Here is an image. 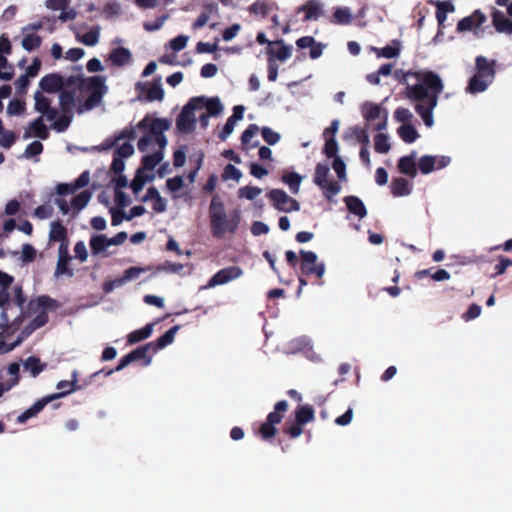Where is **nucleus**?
I'll use <instances>...</instances> for the list:
<instances>
[{
  "mask_svg": "<svg viewBox=\"0 0 512 512\" xmlns=\"http://www.w3.org/2000/svg\"><path fill=\"white\" fill-rule=\"evenodd\" d=\"M148 116H146L144 119H142L138 123V128L140 129H146L149 127L150 132L155 135L164 134V131H167L170 128V122L167 119L164 118H154L151 120L150 124L148 125Z\"/></svg>",
  "mask_w": 512,
  "mask_h": 512,
  "instance_id": "20",
  "label": "nucleus"
},
{
  "mask_svg": "<svg viewBox=\"0 0 512 512\" xmlns=\"http://www.w3.org/2000/svg\"><path fill=\"white\" fill-rule=\"evenodd\" d=\"M109 246V238L106 235L97 234L90 239V248L93 255L102 253Z\"/></svg>",
  "mask_w": 512,
  "mask_h": 512,
  "instance_id": "38",
  "label": "nucleus"
},
{
  "mask_svg": "<svg viewBox=\"0 0 512 512\" xmlns=\"http://www.w3.org/2000/svg\"><path fill=\"white\" fill-rule=\"evenodd\" d=\"M400 47V42L398 40H393L392 45H387L383 48L372 47V50L375 52L378 58L383 57L391 59L397 57L400 54Z\"/></svg>",
  "mask_w": 512,
  "mask_h": 512,
  "instance_id": "36",
  "label": "nucleus"
},
{
  "mask_svg": "<svg viewBox=\"0 0 512 512\" xmlns=\"http://www.w3.org/2000/svg\"><path fill=\"white\" fill-rule=\"evenodd\" d=\"M475 65L476 74L470 78L467 86V91L473 94L485 91L496 75V60L489 61L484 56H477Z\"/></svg>",
  "mask_w": 512,
  "mask_h": 512,
  "instance_id": "4",
  "label": "nucleus"
},
{
  "mask_svg": "<svg viewBox=\"0 0 512 512\" xmlns=\"http://www.w3.org/2000/svg\"><path fill=\"white\" fill-rule=\"evenodd\" d=\"M136 90L140 92L139 99H142V94L146 92L145 100L148 102L162 101L164 98V90L162 88L160 78L154 80L148 89L147 84L138 82L136 84Z\"/></svg>",
  "mask_w": 512,
  "mask_h": 512,
  "instance_id": "11",
  "label": "nucleus"
},
{
  "mask_svg": "<svg viewBox=\"0 0 512 512\" xmlns=\"http://www.w3.org/2000/svg\"><path fill=\"white\" fill-rule=\"evenodd\" d=\"M276 44L280 45L277 51H274L273 47H267L266 53L269 58H277L280 61H285L291 56V47L285 45L283 41H277Z\"/></svg>",
  "mask_w": 512,
  "mask_h": 512,
  "instance_id": "44",
  "label": "nucleus"
},
{
  "mask_svg": "<svg viewBox=\"0 0 512 512\" xmlns=\"http://www.w3.org/2000/svg\"><path fill=\"white\" fill-rule=\"evenodd\" d=\"M261 134L264 141L269 145H275L280 140L281 136L278 132L273 131L269 127H263L261 129Z\"/></svg>",
  "mask_w": 512,
  "mask_h": 512,
  "instance_id": "62",
  "label": "nucleus"
},
{
  "mask_svg": "<svg viewBox=\"0 0 512 512\" xmlns=\"http://www.w3.org/2000/svg\"><path fill=\"white\" fill-rule=\"evenodd\" d=\"M204 96L192 97L182 108L176 118V127L179 132L188 134L195 130L196 118L194 111L203 109Z\"/></svg>",
  "mask_w": 512,
  "mask_h": 512,
  "instance_id": "6",
  "label": "nucleus"
},
{
  "mask_svg": "<svg viewBox=\"0 0 512 512\" xmlns=\"http://www.w3.org/2000/svg\"><path fill=\"white\" fill-rule=\"evenodd\" d=\"M34 100L35 110L41 113L42 115H45L47 120L52 121L58 116L57 110L51 107L50 99L44 96L40 91L35 92Z\"/></svg>",
  "mask_w": 512,
  "mask_h": 512,
  "instance_id": "14",
  "label": "nucleus"
},
{
  "mask_svg": "<svg viewBox=\"0 0 512 512\" xmlns=\"http://www.w3.org/2000/svg\"><path fill=\"white\" fill-rule=\"evenodd\" d=\"M337 152H338V143H337L335 137H326L323 153L328 158H335V157H338Z\"/></svg>",
  "mask_w": 512,
  "mask_h": 512,
  "instance_id": "59",
  "label": "nucleus"
},
{
  "mask_svg": "<svg viewBox=\"0 0 512 512\" xmlns=\"http://www.w3.org/2000/svg\"><path fill=\"white\" fill-rule=\"evenodd\" d=\"M203 108H206L207 114L212 117L220 115L224 109L218 97L206 98L205 96L203 100Z\"/></svg>",
  "mask_w": 512,
  "mask_h": 512,
  "instance_id": "43",
  "label": "nucleus"
},
{
  "mask_svg": "<svg viewBox=\"0 0 512 512\" xmlns=\"http://www.w3.org/2000/svg\"><path fill=\"white\" fill-rule=\"evenodd\" d=\"M281 180L289 186V189L293 194H297L299 192L302 181V176L300 174L296 172L284 173Z\"/></svg>",
  "mask_w": 512,
  "mask_h": 512,
  "instance_id": "45",
  "label": "nucleus"
},
{
  "mask_svg": "<svg viewBox=\"0 0 512 512\" xmlns=\"http://www.w3.org/2000/svg\"><path fill=\"white\" fill-rule=\"evenodd\" d=\"M391 146L388 142V136L383 133H378L374 137V149L377 153L386 154L389 152Z\"/></svg>",
  "mask_w": 512,
  "mask_h": 512,
  "instance_id": "53",
  "label": "nucleus"
},
{
  "mask_svg": "<svg viewBox=\"0 0 512 512\" xmlns=\"http://www.w3.org/2000/svg\"><path fill=\"white\" fill-rule=\"evenodd\" d=\"M43 144L40 141H33L29 145H27L24 151V157L31 158L34 156H38L43 152Z\"/></svg>",
  "mask_w": 512,
  "mask_h": 512,
  "instance_id": "64",
  "label": "nucleus"
},
{
  "mask_svg": "<svg viewBox=\"0 0 512 512\" xmlns=\"http://www.w3.org/2000/svg\"><path fill=\"white\" fill-rule=\"evenodd\" d=\"M56 388L58 390H60V392L48 395L47 397H53V400H55V399L65 397V396L69 395L70 393L79 389V387L77 386V372L76 371L73 372L71 381H67V380L59 381L56 385Z\"/></svg>",
  "mask_w": 512,
  "mask_h": 512,
  "instance_id": "24",
  "label": "nucleus"
},
{
  "mask_svg": "<svg viewBox=\"0 0 512 512\" xmlns=\"http://www.w3.org/2000/svg\"><path fill=\"white\" fill-rule=\"evenodd\" d=\"M433 3L437 7L436 19H437L438 26H439V29H438V35H439L440 33H442V30L445 28L444 22L446 21L447 13L454 12L455 6L449 1H436Z\"/></svg>",
  "mask_w": 512,
  "mask_h": 512,
  "instance_id": "28",
  "label": "nucleus"
},
{
  "mask_svg": "<svg viewBox=\"0 0 512 512\" xmlns=\"http://www.w3.org/2000/svg\"><path fill=\"white\" fill-rule=\"evenodd\" d=\"M71 260V256L68 253V244H60L58 251V261L55 270V276L58 277L60 275H67L72 277L74 272L69 268V261Z\"/></svg>",
  "mask_w": 512,
  "mask_h": 512,
  "instance_id": "15",
  "label": "nucleus"
},
{
  "mask_svg": "<svg viewBox=\"0 0 512 512\" xmlns=\"http://www.w3.org/2000/svg\"><path fill=\"white\" fill-rule=\"evenodd\" d=\"M288 407L286 400L278 401L274 405V410L267 415L266 420L258 428L256 435L266 442L272 440L277 434L276 426L283 420Z\"/></svg>",
  "mask_w": 512,
  "mask_h": 512,
  "instance_id": "5",
  "label": "nucleus"
},
{
  "mask_svg": "<svg viewBox=\"0 0 512 512\" xmlns=\"http://www.w3.org/2000/svg\"><path fill=\"white\" fill-rule=\"evenodd\" d=\"M417 152L411 151L410 154L401 157L398 161V170L411 178H415L417 175Z\"/></svg>",
  "mask_w": 512,
  "mask_h": 512,
  "instance_id": "19",
  "label": "nucleus"
},
{
  "mask_svg": "<svg viewBox=\"0 0 512 512\" xmlns=\"http://www.w3.org/2000/svg\"><path fill=\"white\" fill-rule=\"evenodd\" d=\"M486 21V16L480 10H475L471 15L462 18L457 24V32L463 33L473 28L480 27Z\"/></svg>",
  "mask_w": 512,
  "mask_h": 512,
  "instance_id": "16",
  "label": "nucleus"
},
{
  "mask_svg": "<svg viewBox=\"0 0 512 512\" xmlns=\"http://www.w3.org/2000/svg\"><path fill=\"white\" fill-rule=\"evenodd\" d=\"M152 179H153V176H147L143 173L142 169H138L136 171L134 179L132 180V182L130 184V187H131L133 193L137 194L139 191L142 190L146 181H151Z\"/></svg>",
  "mask_w": 512,
  "mask_h": 512,
  "instance_id": "50",
  "label": "nucleus"
},
{
  "mask_svg": "<svg viewBox=\"0 0 512 512\" xmlns=\"http://www.w3.org/2000/svg\"><path fill=\"white\" fill-rule=\"evenodd\" d=\"M72 119H73L72 113H63L58 118L56 117L54 119L55 121L52 124V128L59 133L64 132L68 129L69 125L72 122Z\"/></svg>",
  "mask_w": 512,
  "mask_h": 512,
  "instance_id": "51",
  "label": "nucleus"
},
{
  "mask_svg": "<svg viewBox=\"0 0 512 512\" xmlns=\"http://www.w3.org/2000/svg\"><path fill=\"white\" fill-rule=\"evenodd\" d=\"M390 188L394 197L407 196L412 191L409 181L403 177L394 178Z\"/></svg>",
  "mask_w": 512,
  "mask_h": 512,
  "instance_id": "33",
  "label": "nucleus"
},
{
  "mask_svg": "<svg viewBox=\"0 0 512 512\" xmlns=\"http://www.w3.org/2000/svg\"><path fill=\"white\" fill-rule=\"evenodd\" d=\"M323 190L325 198L332 201L333 197L341 190V185L337 181H326L323 186H319Z\"/></svg>",
  "mask_w": 512,
  "mask_h": 512,
  "instance_id": "54",
  "label": "nucleus"
},
{
  "mask_svg": "<svg viewBox=\"0 0 512 512\" xmlns=\"http://www.w3.org/2000/svg\"><path fill=\"white\" fill-rule=\"evenodd\" d=\"M262 192V189L256 186H244L238 190L239 198L254 200Z\"/></svg>",
  "mask_w": 512,
  "mask_h": 512,
  "instance_id": "58",
  "label": "nucleus"
},
{
  "mask_svg": "<svg viewBox=\"0 0 512 512\" xmlns=\"http://www.w3.org/2000/svg\"><path fill=\"white\" fill-rule=\"evenodd\" d=\"M47 367L46 363H42L36 356H29L24 362V368L30 371L32 377H37Z\"/></svg>",
  "mask_w": 512,
  "mask_h": 512,
  "instance_id": "39",
  "label": "nucleus"
},
{
  "mask_svg": "<svg viewBox=\"0 0 512 512\" xmlns=\"http://www.w3.org/2000/svg\"><path fill=\"white\" fill-rule=\"evenodd\" d=\"M259 132V127L256 124H250L241 135L242 145L247 146L251 144L253 137Z\"/></svg>",
  "mask_w": 512,
  "mask_h": 512,
  "instance_id": "61",
  "label": "nucleus"
},
{
  "mask_svg": "<svg viewBox=\"0 0 512 512\" xmlns=\"http://www.w3.org/2000/svg\"><path fill=\"white\" fill-rule=\"evenodd\" d=\"M162 159V152H155L153 154L144 155L141 160L142 167L140 169H142V171H151L162 161Z\"/></svg>",
  "mask_w": 512,
  "mask_h": 512,
  "instance_id": "46",
  "label": "nucleus"
},
{
  "mask_svg": "<svg viewBox=\"0 0 512 512\" xmlns=\"http://www.w3.org/2000/svg\"><path fill=\"white\" fill-rule=\"evenodd\" d=\"M333 18H334L335 23L346 25V24L351 23L352 14H351L349 8L339 7V8L335 9V11L333 13Z\"/></svg>",
  "mask_w": 512,
  "mask_h": 512,
  "instance_id": "55",
  "label": "nucleus"
},
{
  "mask_svg": "<svg viewBox=\"0 0 512 512\" xmlns=\"http://www.w3.org/2000/svg\"><path fill=\"white\" fill-rule=\"evenodd\" d=\"M57 307L58 303L55 299L47 295H40L26 302L23 308H20L19 314L12 321L8 315L10 308H4L0 313V330L7 335H12L18 331L21 325L33 314L38 315L39 312L47 313L48 310H55Z\"/></svg>",
  "mask_w": 512,
  "mask_h": 512,
  "instance_id": "2",
  "label": "nucleus"
},
{
  "mask_svg": "<svg viewBox=\"0 0 512 512\" xmlns=\"http://www.w3.org/2000/svg\"><path fill=\"white\" fill-rule=\"evenodd\" d=\"M32 134L42 140H46L49 137L48 129L42 117H38L30 123L29 128L24 133V138H30Z\"/></svg>",
  "mask_w": 512,
  "mask_h": 512,
  "instance_id": "26",
  "label": "nucleus"
},
{
  "mask_svg": "<svg viewBox=\"0 0 512 512\" xmlns=\"http://www.w3.org/2000/svg\"><path fill=\"white\" fill-rule=\"evenodd\" d=\"M49 240L51 242L67 243V229L60 221H53L50 225Z\"/></svg>",
  "mask_w": 512,
  "mask_h": 512,
  "instance_id": "32",
  "label": "nucleus"
},
{
  "mask_svg": "<svg viewBox=\"0 0 512 512\" xmlns=\"http://www.w3.org/2000/svg\"><path fill=\"white\" fill-rule=\"evenodd\" d=\"M243 271L238 266H229L216 272L209 280L208 285L214 287L217 285L226 284L232 280L237 279L242 275Z\"/></svg>",
  "mask_w": 512,
  "mask_h": 512,
  "instance_id": "10",
  "label": "nucleus"
},
{
  "mask_svg": "<svg viewBox=\"0 0 512 512\" xmlns=\"http://www.w3.org/2000/svg\"><path fill=\"white\" fill-rule=\"evenodd\" d=\"M150 351H152L151 344L147 343L129 352V356L132 362L141 361V365L146 367L152 361V355H149Z\"/></svg>",
  "mask_w": 512,
  "mask_h": 512,
  "instance_id": "29",
  "label": "nucleus"
},
{
  "mask_svg": "<svg viewBox=\"0 0 512 512\" xmlns=\"http://www.w3.org/2000/svg\"><path fill=\"white\" fill-rule=\"evenodd\" d=\"M91 196H92V193L89 190H84V191L80 192L78 195H76L72 199L73 208H75L78 211L82 210L83 208H85L87 206L88 202L91 199Z\"/></svg>",
  "mask_w": 512,
  "mask_h": 512,
  "instance_id": "57",
  "label": "nucleus"
},
{
  "mask_svg": "<svg viewBox=\"0 0 512 512\" xmlns=\"http://www.w3.org/2000/svg\"><path fill=\"white\" fill-rule=\"evenodd\" d=\"M267 197L272 202L275 209L283 212H293L300 210L299 202L290 197L282 189H272L267 193Z\"/></svg>",
  "mask_w": 512,
  "mask_h": 512,
  "instance_id": "8",
  "label": "nucleus"
},
{
  "mask_svg": "<svg viewBox=\"0 0 512 512\" xmlns=\"http://www.w3.org/2000/svg\"><path fill=\"white\" fill-rule=\"evenodd\" d=\"M296 12L297 14L304 13L303 22L317 21L324 14L322 4L318 0L306 1L305 4L297 8Z\"/></svg>",
  "mask_w": 512,
  "mask_h": 512,
  "instance_id": "13",
  "label": "nucleus"
},
{
  "mask_svg": "<svg viewBox=\"0 0 512 512\" xmlns=\"http://www.w3.org/2000/svg\"><path fill=\"white\" fill-rule=\"evenodd\" d=\"M131 363H133V362L128 353L119 360L118 365L114 369H109V370L101 369L97 372H94L92 374V377H97L100 374H104V376L108 377V376L112 375L114 372L123 370L125 367H127Z\"/></svg>",
  "mask_w": 512,
  "mask_h": 512,
  "instance_id": "49",
  "label": "nucleus"
},
{
  "mask_svg": "<svg viewBox=\"0 0 512 512\" xmlns=\"http://www.w3.org/2000/svg\"><path fill=\"white\" fill-rule=\"evenodd\" d=\"M156 323H157V321H154L152 323H148L146 326H144L141 329L132 331L127 336V342L129 344H134V343H137V342H140L142 340L149 338L153 332V327L155 326Z\"/></svg>",
  "mask_w": 512,
  "mask_h": 512,
  "instance_id": "35",
  "label": "nucleus"
},
{
  "mask_svg": "<svg viewBox=\"0 0 512 512\" xmlns=\"http://www.w3.org/2000/svg\"><path fill=\"white\" fill-rule=\"evenodd\" d=\"M394 78L400 84L405 85L404 96L414 103V109L424 124L427 127H432L434 124L433 110L444 89L440 76L431 70L404 71L399 69L394 72Z\"/></svg>",
  "mask_w": 512,
  "mask_h": 512,
  "instance_id": "1",
  "label": "nucleus"
},
{
  "mask_svg": "<svg viewBox=\"0 0 512 512\" xmlns=\"http://www.w3.org/2000/svg\"><path fill=\"white\" fill-rule=\"evenodd\" d=\"M79 81V87L81 89L91 91V93L101 92L102 95L106 92L105 81L101 76H92L88 78L79 77Z\"/></svg>",
  "mask_w": 512,
  "mask_h": 512,
  "instance_id": "21",
  "label": "nucleus"
},
{
  "mask_svg": "<svg viewBox=\"0 0 512 512\" xmlns=\"http://www.w3.org/2000/svg\"><path fill=\"white\" fill-rule=\"evenodd\" d=\"M314 418L315 410L310 404L298 406L295 410V421H297L298 424L305 425L313 421Z\"/></svg>",
  "mask_w": 512,
  "mask_h": 512,
  "instance_id": "34",
  "label": "nucleus"
},
{
  "mask_svg": "<svg viewBox=\"0 0 512 512\" xmlns=\"http://www.w3.org/2000/svg\"><path fill=\"white\" fill-rule=\"evenodd\" d=\"M49 320L48 313L39 312L19 333L17 339L10 344L8 350H14L35 330L45 326Z\"/></svg>",
  "mask_w": 512,
  "mask_h": 512,
  "instance_id": "9",
  "label": "nucleus"
},
{
  "mask_svg": "<svg viewBox=\"0 0 512 512\" xmlns=\"http://www.w3.org/2000/svg\"><path fill=\"white\" fill-rule=\"evenodd\" d=\"M344 202L349 212L358 216L360 219L367 215V209L359 197L353 195L346 196Z\"/></svg>",
  "mask_w": 512,
  "mask_h": 512,
  "instance_id": "30",
  "label": "nucleus"
},
{
  "mask_svg": "<svg viewBox=\"0 0 512 512\" xmlns=\"http://www.w3.org/2000/svg\"><path fill=\"white\" fill-rule=\"evenodd\" d=\"M14 76L13 66L8 64L7 58L0 54V80L9 81Z\"/></svg>",
  "mask_w": 512,
  "mask_h": 512,
  "instance_id": "56",
  "label": "nucleus"
},
{
  "mask_svg": "<svg viewBox=\"0 0 512 512\" xmlns=\"http://www.w3.org/2000/svg\"><path fill=\"white\" fill-rule=\"evenodd\" d=\"M209 219L213 237L222 239L226 233H236L241 221V213L235 209L227 215L223 201L218 195H214L209 205Z\"/></svg>",
  "mask_w": 512,
  "mask_h": 512,
  "instance_id": "3",
  "label": "nucleus"
},
{
  "mask_svg": "<svg viewBox=\"0 0 512 512\" xmlns=\"http://www.w3.org/2000/svg\"><path fill=\"white\" fill-rule=\"evenodd\" d=\"M399 137L406 143H413L419 137L416 128L412 124H403L397 129Z\"/></svg>",
  "mask_w": 512,
  "mask_h": 512,
  "instance_id": "42",
  "label": "nucleus"
},
{
  "mask_svg": "<svg viewBox=\"0 0 512 512\" xmlns=\"http://www.w3.org/2000/svg\"><path fill=\"white\" fill-rule=\"evenodd\" d=\"M300 271L303 276L315 275L321 279L325 273V264L317 263V255L313 251L300 250Z\"/></svg>",
  "mask_w": 512,
  "mask_h": 512,
  "instance_id": "7",
  "label": "nucleus"
},
{
  "mask_svg": "<svg viewBox=\"0 0 512 512\" xmlns=\"http://www.w3.org/2000/svg\"><path fill=\"white\" fill-rule=\"evenodd\" d=\"M273 10H278V5L271 0H256L248 8L251 14L261 16L262 18L267 17Z\"/></svg>",
  "mask_w": 512,
  "mask_h": 512,
  "instance_id": "22",
  "label": "nucleus"
},
{
  "mask_svg": "<svg viewBox=\"0 0 512 512\" xmlns=\"http://www.w3.org/2000/svg\"><path fill=\"white\" fill-rule=\"evenodd\" d=\"M51 401H53V397L47 396L37 400L31 407H29L27 410H25L18 416L17 422L25 423L28 419L36 416L39 412H41L44 409V407Z\"/></svg>",
  "mask_w": 512,
  "mask_h": 512,
  "instance_id": "23",
  "label": "nucleus"
},
{
  "mask_svg": "<svg viewBox=\"0 0 512 512\" xmlns=\"http://www.w3.org/2000/svg\"><path fill=\"white\" fill-rule=\"evenodd\" d=\"M242 177V172L232 164H227L222 173L223 180H235L239 181Z\"/></svg>",
  "mask_w": 512,
  "mask_h": 512,
  "instance_id": "60",
  "label": "nucleus"
},
{
  "mask_svg": "<svg viewBox=\"0 0 512 512\" xmlns=\"http://www.w3.org/2000/svg\"><path fill=\"white\" fill-rule=\"evenodd\" d=\"M22 47L26 51H33L38 49L42 44V37L35 33L26 34L22 39Z\"/></svg>",
  "mask_w": 512,
  "mask_h": 512,
  "instance_id": "47",
  "label": "nucleus"
},
{
  "mask_svg": "<svg viewBox=\"0 0 512 512\" xmlns=\"http://www.w3.org/2000/svg\"><path fill=\"white\" fill-rule=\"evenodd\" d=\"M180 329L179 325H175L167 330L161 337L156 341L150 342L152 353H157L159 350L173 343L177 331Z\"/></svg>",
  "mask_w": 512,
  "mask_h": 512,
  "instance_id": "27",
  "label": "nucleus"
},
{
  "mask_svg": "<svg viewBox=\"0 0 512 512\" xmlns=\"http://www.w3.org/2000/svg\"><path fill=\"white\" fill-rule=\"evenodd\" d=\"M82 43L87 46H94L99 41V30L98 28H93L83 34L81 38Z\"/></svg>",
  "mask_w": 512,
  "mask_h": 512,
  "instance_id": "63",
  "label": "nucleus"
},
{
  "mask_svg": "<svg viewBox=\"0 0 512 512\" xmlns=\"http://www.w3.org/2000/svg\"><path fill=\"white\" fill-rule=\"evenodd\" d=\"M40 88L47 93L62 91L64 80L61 75L51 73L45 75L39 82Z\"/></svg>",
  "mask_w": 512,
  "mask_h": 512,
  "instance_id": "18",
  "label": "nucleus"
},
{
  "mask_svg": "<svg viewBox=\"0 0 512 512\" xmlns=\"http://www.w3.org/2000/svg\"><path fill=\"white\" fill-rule=\"evenodd\" d=\"M109 59L115 66H124L131 60V53L127 48L118 47L111 51Z\"/></svg>",
  "mask_w": 512,
  "mask_h": 512,
  "instance_id": "37",
  "label": "nucleus"
},
{
  "mask_svg": "<svg viewBox=\"0 0 512 512\" xmlns=\"http://www.w3.org/2000/svg\"><path fill=\"white\" fill-rule=\"evenodd\" d=\"M382 112H384L383 120L374 126L375 131H382L386 129L387 111L374 103H365L363 106V116L369 122L380 118Z\"/></svg>",
  "mask_w": 512,
  "mask_h": 512,
  "instance_id": "12",
  "label": "nucleus"
},
{
  "mask_svg": "<svg viewBox=\"0 0 512 512\" xmlns=\"http://www.w3.org/2000/svg\"><path fill=\"white\" fill-rule=\"evenodd\" d=\"M14 282V277L0 270V308H11L10 288Z\"/></svg>",
  "mask_w": 512,
  "mask_h": 512,
  "instance_id": "17",
  "label": "nucleus"
},
{
  "mask_svg": "<svg viewBox=\"0 0 512 512\" xmlns=\"http://www.w3.org/2000/svg\"><path fill=\"white\" fill-rule=\"evenodd\" d=\"M148 200L153 201L152 207L155 212L162 213L166 210V202L161 197V195L156 187H154V186L149 187L146 192V195L142 198L143 202H146Z\"/></svg>",
  "mask_w": 512,
  "mask_h": 512,
  "instance_id": "31",
  "label": "nucleus"
},
{
  "mask_svg": "<svg viewBox=\"0 0 512 512\" xmlns=\"http://www.w3.org/2000/svg\"><path fill=\"white\" fill-rule=\"evenodd\" d=\"M494 28L499 33L512 34V21L500 10H494L491 14Z\"/></svg>",
  "mask_w": 512,
  "mask_h": 512,
  "instance_id": "25",
  "label": "nucleus"
},
{
  "mask_svg": "<svg viewBox=\"0 0 512 512\" xmlns=\"http://www.w3.org/2000/svg\"><path fill=\"white\" fill-rule=\"evenodd\" d=\"M27 302V296L20 284L13 285L10 292L11 307L17 306L19 309Z\"/></svg>",
  "mask_w": 512,
  "mask_h": 512,
  "instance_id": "41",
  "label": "nucleus"
},
{
  "mask_svg": "<svg viewBox=\"0 0 512 512\" xmlns=\"http://www.w3.org/2000/svg\"><path fill=\"white\" fill-rule=\"evenodd\" d=\"M329 173H330V168L327 164L318 163L315 167L313 182L318 187L323 186V183L328 181L327 177H328Z\"/></svg>",
  "mask_w": 512,
  "mask_h": 512,
  "instance_id": "48",
  "label": "nucleus"
},
{
  "mask_svg": "<svg viewBox=\"0 0 512 512\" xmlns=\"http://www.w3.org/2000/svg\"><path fill=\"white\" fill-rule=\"evenodd\" d=\"M436 166V156L424 155L419 159L418 168L422 174L431 173Z\"/></svg>",
  "mask_w": 512,
  "mask_h": 512,
  "instance_id": "52",
  "label": "nucleus"
},
{
  "mask_svg": "<svg viewBox=\"0 0 512 512\" xmlns=\"http://www.w3.org/2000/svg\"><path fill=\"white\" fill-rule=\"evenodd\" d=\"M75 102V92L62 90L59 95L60 109L63 113H72V107Z\"/></svg>",
  "mask_w": 512,
  "mask_h": 512,
  "instance_id": "40",
  "label": "nucleus"
}]
</instances>
